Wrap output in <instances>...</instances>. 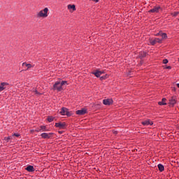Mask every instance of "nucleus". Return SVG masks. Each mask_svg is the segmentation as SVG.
<instances>
[{
  "label": "nucleus",
  "instance_id": "nucleus-1",
  "mask_svg": "<svg viewBox=\"0 0 179 179\" xmlns=\"http://www.w3.org/2000/svg\"><path fill=\"white\" fill-rule=\"evenodd\" d=\"M49 10H50L48 9V8H45L36 13V17H43V19H45V17H48Z\"/></svg>",
  "mask_w": 179,
  "mask_h": 179
},
{
  "label": "nucleus",
  "instance_id": "nucleus-2",
  "mask_svg": "<svg viewBox=\"0 0 179 179\" xmlns=\"http://www.w3.org/2000/svg\"><path fill=\"white\" fill-rule=\"evenodd\" d=\"M64 85H68V82L66 81H57L55 85H53L54 90H57V92H61L62 90V86Z\"/></svg>",
  "mask_w": 179,
  "mask_h": 179
},
{
  "label": "nucleus",
  "instance_id": "nucleus-3",
  "mask_svg": "<svg viewBox=\"0 0 179 179\" xmlns=\"http://www.w3.org/2000/svg\"><path fill=\"white\" fill-rule=\"evenodd\" d=\"M163 42V39H160L159 38H155V39H150V44L151 45H155L156 43H159V44H162Z\"/></svg>",
  "mask_w": 179,
  "mask_h": 179
},
{
  "label": "nucleus",
  "instance_id": "nucleus-4",
  "mask_svg": "<svg viewBox=\"0 0 179 179\" xmlns=\"http://www.w3.org/2000/svg\"><path fill=\"white\" fill-rule=\"evenodd\" d=\"M162 9L160 6H155L151 10H149L151 13H159V11Z\"/></svg>",
  "mask_w": 179,
  "mask_h": 179
},
{
  "label": "nucleus",
  "instance_id": "nucleus-5",
  "mask_svg": "<svg viewBox=\"0 0 179 179\" xmlns=\"http://www.w3.org/2000/svg\"><path fill=\"white\" fill-rule=\"evenodd\" d=\"M55 127H56V128H59V129H65V127H66V123L57 122V123H55Z\"/></svg>",
  "mask_w": 179,
  "mask_h": 179
},
{
  "label": "nucleus",
  "instance_id": "nucleus-6",
  "mask_svg": "<svg viewBox=\"0 0 179 179\" xmlns=\"http://www.w3.org/2000/svg\"><path fill=\"white\" fill-rule=\"evenodd\" d=\"M9 87V83H1L0 84V92H3V90H5V89H8V87Z\"/></svg>",
  "mask_w": 179,
  "mask_h": 179
},
{
  "label": "nucleus",
  "instance_id": "nucleus-7",
  "mask_svg": "<svg viewBox=\"0 0 179 179\" xmlns=\"http://www.w3.org/2000/svg\"><path fill=\"white\" fill-rule=\"evenodd\" d=\"M60 114L62 115H67V117H71V113H69V111L66 108H62L60 111Z\"/></svg>",
  "mask_w": 179,
  "mask_h": 179
},
{
  "label": "nucleus",
  "instance_id": "nucleus-8",
  "mask_svg": "<svg viewBox=\"0 0 179 179\" xmlns=\"http://www.w3.org/2000/svg\"><path fill=\"white\" fill-rule=\"evenodd\" d=\"M53 135V133H42L41 134V138H43V139H50V138H51V136Z\"/></svg>",
  "mask_w": 179,
  "mask_h": 179
},
{
  "label": "nucleus",
  "instance_id": "nucleus-9",
  "mask_svg": "<svg viewBox=\"0 0 179 179\" xmlns=\"http://www.w3.org/2000/svg\"><path fill=\"white\" fill-rule=\"evenodd\" d=\"M102 73H104V71H99L96 70V71L92 72V74L94 75L96 78H100Z\"/></svg>",
  "mask_w": 179,
  "mask_h": 179
},
{
  "label": "nucleus",
  "instance_id": "nucleus-10",
  "mask_svg": "<svg viewBox=\"0 0 179 179\" xmlns=\"http://www.w3.org/2000/svg\"><path fill=\"white\" fill-rule=\"evenodd\" d=\"M86 113H87L86 109H80V110H76V114H77L78 115H85Z\"/></svg>",
  "mask_w": 179,
  "mask_h": 179
},
{
  "label": "nucleus",
  "instance_id": "nucleus-11",
  "mask_svg": "<svg viewBox=\"0 0 179 179\" xmlns=\"http://www.w3.org/2000/svg\"><path fill=\"white\" fill-rule=\"evenodd\" d=\"M103 103L105 106H110V104H113V99H103Z\"/></svg>",
  "mask_w": 179,
  "mask_h": 179
},
{
  "label": "nucleus",
  "instance_id": "nucleus-12",
  "mask_svg": "<svg viewBox=\"0 0 179 179\" xmlns=\"http://www.w3.org/2000/svg\"><path fill=\"white\" fill-rule=\"evenodd\" d=\"M143 125H153V122L150 121V120H147L143 122H142Z\"/></svg>",
  "mask_w": 179,
  "mask_h": 179
},
{
  "label": "nucleus",
  "instance_id": "nucleus-13",
  "mask_svg": "<svg viewBox=\"0 0 179 179\" xmlns=\"http://www.w3.org/2000/svg\"><path fill=\"white\" fill-rule=\"evenodd\" d=\"M25 170H27V171H29V173H33V171H34V166L29 165L27 168H25Z\"/></svg>",
  "mask_w": 179,
  "mask_h": 179
},
{
  "label": "nucleus",
  "instance_id": "nucleus-14",
  "mask_svg": "<svg viewBox=\"0 0 179 179\" xmlns=\"http://www.w3.org/2000/svg\"><path fill=\"white\" fill-rule=\"evenodd\" d=\"M67 8L69 10L72 9L73 12H75V10H76V6L75 5L69 4V5L67 6Z\"/></svg>",
  "mask_w": 179,
  "mask_h": 179
},
{
  "label": "nucleus",
  "instance_id": "nucleus-15",
  "mask_svg": "<svg viewBox=\"0 0 179 179\" xmlns=\"http://www.w3.org/2000/svg\"><path fill=\"white\" fill-rule=\"evenodd\" d=\"M22 66H27V69H30V68H33V65L31 64H27L26 62L22 63Z\"/></svg>",
  "mask_w": 179,
  "mask_h": 179
},
{
  "label": "nucleus",
  "instance_id": "nucleus-16",
  "mask_svg": "<svg viewBox=\"0 0 179 179\" xmlns=\"http://www.w3.org/2000/svg\"><path fill=\"white\" fill-rule=\"evenodd\" d=\"M158 104H159V106H166V104H167V103H166V98H163V99H162V101H159V102L158 103Z\"/></svg>",
  "mask_w": 179,
  "mask_h": 179
},
{
  "label": "nucleus",
  "instance_id": "nucleus-17",
  "mask_svg": "<svg viewBox=\"0 0 179 179\" xmlns=\"http://www.w3.org/2000/svg\"><path fill=\"white\" fill-rule=\"evenodd\" d=\"M157 167L159 169V170L162 172V171H164V166H163V164H159L157 165Z\"/></svg>",
  "mask_w": 179,
  "mask_h": 179
},
{
  "label": "nucleus",
  "instance_id": "nucleus-18",
  "mask_svg": "<svg viewBox=\"0 0 179 179\" xmlns=\"http://www.w3.org/2000/svg\"><path fill=\"white\" fill-rule=\"evenodd\" d=\"M41 132H47V131H48V129H47V127L46 126H41Z\"/></svg>",
  "mask_w": 179,
  "mask_h": 179
},
{
  "label": "nucleus",
  "instance_id": "nucleus-19",
  "mask_svg": "<svg viewBox=\"0 0 179 179\" xmlns=\"http://www.w3.org/2000/svg\"><path fill=\"white\" fill-rule=\"evenodd\" d=\"M171 104H172L173 106H174V104H176V99H173V98H171L170 100H169Z\"/></svg>",
  "mask_w": 179,
  "mask_h": 179
},
{
  "label": "nucleus",
  "instance_id": "nucleus-20",
  "mask_svg": "<svg viewBox=\"0 0 179 179\" xmlns=\"http://www.w3.org/2000/svg\"><path fill=\"white\" fill-rule=\"evenodd\" d=\"M48 122H52L54 121V117H52V116H49V117H48Z\"/></svg>",
  "mask_w": 179,
  "mask_h": 179
},
{
  "label": "nucleus",
  "instance_id": "nucleus-21",
  "mask_svg": "<svg viewBox=\"0 0 179 179\" xmlns=\"http://www.w3.org/2000/svg\"><path fill=\"white\" fill-rule=\"evenodd\" d=\"M161 37L162 38V40L164 38H167V34L162 32Z\"/></svg>",
  "mask_w": 179,
  "mask_h": 179
},
{
  "label": "nucleus",
  "instance_id": "nucleus-22",
  "mask_svg": "<svg viewBox=\"0 0 179 179\" xmlns=\"http://www.w3.org/2000/svg\"><path fill=\"white\" fill-rule=\"evenodd\" d=\"M4 141H6V142H9V141H10V136L4 137Z\"/></svg>",
  "mask_w": 179,
  "mask_h": 179
},
{
  "label": "nucleus",
  "instance_id": "nucleus-23",
  "mask_svg": "<svg viewBox=\"0 0 179 179\" xmlns=\"http://www.w3.org/2000/svg\"><path fill=\"white\" fill-rule=\"evenodd\" d=\"M34 92H35V94H36V96H40V94H41V93L38 92L37 90H34Z\"/></svg>",
  "mask_w": 179,
  "mask_h": 179
},
{
  "label": "nucleus",
  "instance_id": "nucleus-24",
  "mask_svg": "<svg viewBox=\"0 0 179 179\" xmlns=\"http://www.w3.org/2000/svg\"><path fill=\"white\" fill-rule=\"evenodd\" d=\"M162 33H163V32H162V31H160L159 32H158L157 34H156L155 36H162Z\"/></svg>",
  "mask_w": 179,
  "mask_h": 179
},
{
  "label": "nucleus",
  "instance_id": "nucleus-25",
  "mask_svg": "<svg viewBox=\"0 0 179 179\" xmlns=\"http://www.w3.org/2000/svg\"><path fill=\"white\" fill-rule=\"evenodd\" d=\"M163 64H169V60L167 59H164L163 60Z\"/></svg>",
  "mask_w": 179,
  "mask_h": 179
},
{
  "label": "nucleus",
  "instance_id": "nucleus-26",
  "mask_svg": "<svg viewBox=\"0 0 179 179\" xmlns=\"http://www.w3.org/2000/svg\"><path fill=\"white\" fill-rule=\"evenodd\" d=\"M13 136H16L17 138H19V136H20V134H14L13 135Z\"/></svg>",
  "mask_w": 179,
  "mask_h": 179
},
{
  "label": "nucleus",
  "instance_id": "nucleus-27",
  "mask_svg": "<svg viewBox=\"0 0 179 179\" xmlns=\"http://www.w3.org/2000/svg\"><path fill=\"white\" fill-rule=\"evenodd\" d=\"M172 15H173V16H177L178 15V12H175Z\"/></svg>",
  "mask_w": 179,
  "mask_h": 179
},
{
  "label": "nucleus",
  "instance_id": "nucleus-28",
  "mask_svg": "<svg viewBox=\"0 0 179 179\" xmlns=\"http://www.w3.org/2000/svg\"><path fill=\"white\" fill-rule=\"evenodd\" d=\"M36 132H41V129H38L36 130Z\"/></svg>",
  "mask_w": 179,
  "mask_h": 179
},
{
  "label": "nucleus",
  "instance_id": "nucleus-29",
  "mask_svg": "<svg viewBox=\"0 0 179 179\" xmlns=\"http://www.w3.org/2000/svg\"><path fill=\"white\" fill-rule=\"evenodd\" d=\"M166 69H171V66H168L166 67Z\"/></svg>",
  "mask_w": 179,
  "mask_h": 179
},
{
  "label": "nucleus",
  "instance_id": "nucleus-30",
  "mask_svg": "<svg viewBox=\"0 0 179 179\" xmlns=\"http://www.w3.org/2000/svg\"><path fill=\"white\" fill-rule=\"evenodd\" d=\"M101 79L103 80V79H106V77H101Z\"/></svg>",
  "mask_w": 179,
  "mask_h": 179
},
{
  "label": "nucleus",
  "instance_id": "nucleus-31",
  "mask_svg": "<svg viewBox=\"0 0 179 179\" xmlns=\"http://www.w3.org/2000/svg\"><path fill=\"white\" fill-rule=\"evenodd\" d=\"M59 134H62V131H59Z\"/></svg>",
  "mask_w": 179,
  "mask_h": 179
},
{
  "label": "nucleus",
  "instance_id": "nucleus-32",
  "mask_svg": "<svg viewBox=\"0 0 179 179\" xmlns=\"http://www.w3.org/2000/svg\"><path fill=\"white\" fill-rule=\"evenodd\" d=\"M178 87L179 88V83L177 84Z\"/></svg>",
  "mask_w": 179,
  "mask_h": 179
},
{
  "label": "nucleus",
  "instance_id": "nucleus-33",
  "mask_svg": "<svg viewBox=\"0 0 179 179\" xmlns=\"http://www.w3.org/2000/svg\"><path fill=\"white\" fill-rule=\"evenodd\" d=\"M146 55V53H144V55L143 57H145Z\"/></svg>",
  "mask_w": 179,
  "mask_h": 179
}]
</instances>
